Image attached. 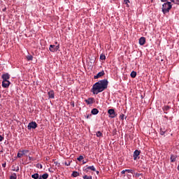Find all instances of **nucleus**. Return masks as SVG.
Listing matches in <instances>:
<instances>
[{"label": "nucleus", "mask_w": 179, "mask_h": 179, "mask_svg": "<svg viewBox=\"0 0 179 179\" xmlns=\"http://www.w3.org/2000/svg\"><path fill=\"white\" fill-rule=\"evenodd\" d=\"M108 86V81L106 79L101 80L96 83L91 89L92 93L93 94H99L101 92H104L107 87Z\"/></svg>", "instance_id": "obj_1"}, {"label": "nucleus", "mask_w": 179, "mask_h": 179, "mask_svg": "<svg viewBox=\"0 0 179 179\" xmlns=\"http://www.w3.org/2000/svg\"><path fill=\"white\" fill-rule=\"evenodd\" d=\"M171 8H173V5L171 4V2L166 1L162 5V12L164 15H166V13H169L170 10H171Z\"/></svg>", "instance_id": "obj_2"}, {"label": "nucleus", "mask_w": 179, "mask_h": 179, "mask_svg": "<svg viewBox=\"0 0 179 179\" xmlns=\"http://www.w3.org/2000/svg\"><path fill=\"white\" fill-rule=\"evenodd\" d=\"M38 124L36 122H31L29 123L27 126L28 129H36L37 128Z\"/></svg>", "instance_id": "obj_3"}, {"label": "nucleus", "mask_w": 179, "mask_h": 179, "mask_svg": "<svg viewBox=\"0 0 179 179\" xmlns=\"http://www.w3.org/2000/svg\"><path fill=\"white\" fill-rule=\"evenodd\" d=\"M29 150H20L17 155V157H22V156H24V155H27V153H29Z\"/></svg>", "instance_id": "obj_4"}, {"label": "nucleus", "mask_w": 179, "mask_h": 179, "mask_svg": "<svg viewBox=\"0 0 179 179\" xmlns=\"http://www.w3.org/2000/svg\"><path fill=\"white\" fill-rule=\"evenodd\" d=\"M85 102L87 103V104L90 105V104H94V103L96 102V100L94 98H88L87 99H85Z\"/></svg>", "instance_id": "obj_5"}, {"label": "nucleus", "mask_w": 179, "mask_h": 179, "mask_svg": "<svg viewBox=\"0 0 179 179\" xmlns=\"http://www.w3.org/2000/svg\"><path fill=\"white\" fill-rule=\"evenodd\" d=\"M1 79H3V80H9V79H10V75H9L8 73H6L2 75Z\"/></svg>", "instance_id": "obj_6"}, {"label": "nucleus", "mask_w": 179, "mask_h": 179, "mask_svg": "<svg viewBox=\"0 0 179 179\" xmlns=\"http://www.w3.org/2000/svg\"><path fill=\"white\" fill-rule=\"evenodd\" d=\"M10 85V82L9 80H3L2 82V87L4 88L9 87Z\"/></svg>", "instance_id": "obj_7"}, {"label": "nucleus", "mask_w": 179, "mask_h": 179, "mask_svg": "<svg viewBox=\"0 0 179 179\" xmlns=\"http://www.w3.org/2000/svg\"><path fill=\"white\" fill-rule=\"evenodd\" d=\"M139 155H141V151L136 150L134 152V160H136L138 159V156H139Z\"/></svg>", "instance_id": "obj_8"}, {"label": "nucleus", "mask_w": 179, "mask_h": 179, "mask_svg": "<svg viewBox=\"0 0 179 179\" xmlns=\"http://www.w3.org/2000/svg\"><path fill=\"white\" fill-rule=\"evenodd\" d=\"M101 76H104V71L98 73L97 75L94 76V78L99 79V78H101Z\"/></svg>", "instance_id": "obj_9"}, {"label": "nucleus", "mask_w": 179, "mask_h": 179, "mask_svg": "<svg viewBox=\"0 0 179 179\" xmlns=\"http://www.w3.org/2000/svg\"><path fill=\"white\" fill-rule=\"evenodd\" d=\"M145 43H146V38L141 37L139 39L140 45H145Z\"/></svg>", "instance_id": "obj_10"}, {"label": "nucleus", "mask_w": 179, "mask_h": 179, "mask_svg": "<svg viewBox=\"0 0 179 179\" xmlns=\"http://www.w3.org/2000/svg\"><path fill=\"white\" fill-rule=\"evenodd\" d=\"M170 160L171 163H174L177 160V155H171Z\"/></svg>", "instance_id": "obj_11"}, {"label": "nucleus", "mask_w": 179, "mask_h": 179, "mask_svg": "<svg viewBox=\"0 0 179 179\" xmlns=\"http://www.w3.org/2000/svg\"><path fill=\"white\" fill-rule=\"evenodd\" d=\"M89 170H91L92 171H96V168H94V166H87L85 169V171H89Z\"/></svg>", "instance_id": "obj_12"}, {"label": "nucleus", "mask_w": 179, "mask_h": 179, "mask_svg": "<svg viewBox=\"0 0 179 179\" xmlns=\"http://www.w3.org/2000/svg\"><path fill=\"white\" fill-rule=\"evenodd\" d=\"M91 113L93 114V115H97V114H99V109L93 108L91 111Z\"/></svg>", "instance_id": "obj_13"}, {"label": "nucleus", "mask_w": 179, "mask_h": 179, "mask_svg": "<svg viewBox=\"0 0 179 179\" xmlns=\"http://www.w3.org/2000/svg\"><path fill=\"white\" fill-rule=\"evenodd\" d=\"M49 50L51 51V52H55V45H50Z\"/></svg>", "instance_id": "obj_14"}, {"label": "nucleus", "mask_w": 179, "mask_h": 179, "mask_svg": "<svg viewBox=\"0 0 179 179\" xmlns=\"http://www.w3.org/2000/svg\"><path fill=\"white\" fill-rule=\"evenodd\" d=\"M48 94L49 96V99H54V91H50Z\"/></svg>", "instance_id": "obj_15"}, {"label": "nucleus", "mask_w": 179, "mask_h": 179, "mask_svg": "<svg viewBox=\"0 0 179 179\" xmlns=\"http://www.w3.org/2000/svg\"><path fill=\"white\" fill-rule=\"evenodd\" d=\"M133 174V177H136V178H138L140 176H143V173H135V171H134Z\"/></svg>", "instance_id": "obj_16"}, {"label": "nucleus", "mask_w": 179, "mask_h": 179, "mask_svg": "<svg viewBox=\"0 0 179 179\" xmlns=\"http://www.w3.org/2000/svg\"><path fill=\"white\" fill-rule=\"evenodd\" d=\"M108 116L110 118H113V108L108 110Z\"/></svg>", "instance_id": "obj_17"}, {"label": "nucleus", "mask_w": 179, "mask_h": 179, "mask_svg": "<svg viewBox=\"0 0 179 179\" xmlns=\"http://www.w3.org/2000/svg\"><path fill=\"white\" fill-rule=\"evenodd\" d=\"M71 176L72 177H78V176H79V173H78V171H73Z\"/></svg>", "instance_id": "obj_18"}, {"label": "nucleus", "mask_w": 179, "mask_h": 179, "mask_svg": "<svg viewBox=\"0 0 179 179\" xmlns=\"http://www.w3.org/2000/svg\"><path fill=\"white\" fill-rule=\"evenodd\" d=\"M159 134H160V135H164V134H166V129L161 128V129H159Z\"/></svg>", "instance_id": "obj_19"}, {"label": "nucleus", "mask_w": 179, "mask_h": 179, "mask_svg": "<svg viewBox=\"0 0 179 179\" xmlns=\"http://www.w3.org/2000/svg\"><path fill=\"white\" fill-rule=\"evenodd\" d=\"M96 136H97V138L103 137V133H101V131H97L96 132Z\"/></svg>", "instance_id": "obj_20"}, {"label": "nucleus", "mask_w": 179, "mask_h": 179, "mask_svg": "<svg viewBox=\"0 0 179 179\" xmlns=\"http://www.w3.org/2000/svg\"><path fill=\"white\" fill-rule=\"evenodd\" d=\"M38 173H34L33 175H31V178H34V179H38Z\"/></svg>", "instance_id": "obj_21"}, {"label": "nucleus", "mask_w": 179, "mask_h": 179, "mask_svg": "<svg viewBox=\"0 0 179 179\" xmlns=\"http://www.w3.org/2000/svg\"><path fill=\"white\" fill-rule=\"evenodd\" d=\"M17 176L16 175V173H13L12 176L10 177V179H17Z\"/></svg>", "instance_id": "obj_22"}, {"label": "nucleus", "mask_w": 179, "mask_h": 179, "mask_svg": "<svg viewBox=\"0 0 179 179\" xmlns=\"http://www.w3.org/2000/svg\"><path fill=\"white\" fill-rule=\"evenodd\" d=\"M131 78H136V71H132L130 74Z\"/></svg>", "instance_id": "obj_23"}, {"label": "nucleus", "mask_w": 179, "mask_h": 179, "mask_svg": "<svg viewBox=\"0 0 179 179\" xmlns=\"http://www.w3.org/2000/svg\"><path fill=\"white\" fill-rule=\"evenodd\" d=\"M27 61H33V56L32 55H28L27 56Z\"/></svg>", "instance_id": "obj_24"}, {"label": "nucleus", "mask_w": 179, "mask_h": 179, "mask_svg": "<svg viewBox=\"0 0 179 179\" xmlns=\"http://www.w3.org/2000/svg\"><path fill=\"white\" fill-rule=\"evenodd\" d=\"M13 171H16L17 173H18L19 171V166L14 167L13 166Z\"/></svg>", "instance_id": "obj_25"}, {"label": "nucleus", "mask_w": 179, "mask_h": 179, "mask_svg": "<svg viewBox=\"0 0 179 179\" xmlns=\"http://www.w3.org/2000/svg\"><path fill=\"white\" fill-rule=\"evenodd\" d=\"M83 178H84V179H92V176H87V175H85L84 176H83Z\"/></svg>", "instance_id": "obj_26"}, {"label": "nucleus", "mask_w": 179, "mask_h": 179, "mask_svg": "<svg viewBox=\"0 0 179 179\" xmlns=\"http://www.w3.org/2000/svg\"><path fill=\"white\" fill-rule=\"evenodd\" d=\"M100 59H101V61H104V59H106V55L101 54V55H100Z\"/></svg>", "instance_id": "obj_27"}, {"label": "nucleus", "mask_w": 179, "mask_h": 179, "mask_svg": "<svg viewBox=\"0 0 179 179\" xmlns=\"http://www.w3.org/2000/svg\"><path fill=\"white\" fill-rule=\"evenodd\" d=\"M42 178L43 179L48 178V173H44L43 175H42Z\"/></svg>", "instance_id": "obj_28"}, {"label": "nucleus", "mask_w": 179, "mask_h": 179, "mask_svg": "<svg viewBox=\"0 0 179 179\" xmlns=\"http://www.w3.org/2000/svg\"><path fill=\"white\" fill-rule=\"evenodd\" d=\"M84 157L83 155L79 156V157L77 158V159L78 160V162H82V160H83Z\"/></svg>", "instance_id": "obj_29"}, {"label": "nucleus", "mask_w": 179, "mask_h": 179, "mask_svg": "<svg viewBox=\"0 0 179 179\" xmlns=\"http://www.w3.org/2000/svg\"><path fill=\"white\" fill-rule=\"evenodd\" d=\"M124 3L125 5H127V6H128V8H129V4H128V3H129V0H124Z\"/></svg>", "instance_id": "obj_30"}, {"label": "nucleus", "mask_w": 179, "mask_h": 179, "mask_svg": "<svg viewBox=\"0 0 179 179\" xmlns=\"http://www.w3.org/2000/svg\"><path fill=\"white\" fill-rule=\"evenodd\" d=\"M125 171L127 173H131V174H134V170L132 169H125Z\"/></svg>", "instance_id": "obj_31"}, {"label": "nucleus", "mask_w": 179, "mask_h": 179, "mask_svg": "<svg viewBox=\"0 0 179 179\" xmlns=\"http://www.w3.org/2000/svg\"><path fill=\"white\" fill-rule=\"evenodd\" d=\"M29 162H34V160H36V158L31 157H29Z\"/></svg>", "instance_id": "obj_32"}, {"label": "nucleus", "mask_w": 179, "mask_h": 179, "mask_svg": "<svg viewBox=\"0 0 179 179\" xmlns=\"http://www.w3.org/2000/svg\"><path fill=\"white\" fill-rule=\"evenodd\" d=\"M173 3H175V5H179V0H174Z\"/></svg>", "instance_id": "obj_33"}, {"label": "nucleus", "mask_w": 179, "mask_h": 179, "mask_svg": "<svg viewBox=\"0 0 179 179\" xmlns=\"http://www.w3.org/2000/svg\"><path fill=\"white\" fill-rule=\"evenodd\" d=\"M114 117H117V114L115 113V111L113 110V118H114Z\"/></svg>", "instance_id": "obj_34"}, {"label": "nucleus", "mask_w": 179, "mask_h": 179, "mask_svg": "<svg viewBox=\"0 0 179 179\" xmlns=\"http://www.w3.org/2000/svg\"><path fill=\"white\" fill-rule=\"evenodd\" d=\"M55 51H58V50H59V45L57 46L55 45Z\"/></svg>", "instance_id": "obj_35"}, {"label": "nucleus", "mask_w": 179, "mask_h": 179, "mask_svg": "<svg viewBox=\"0 0 179 179\" xmlns=\"http://www.w3.org/2000/svg\"><path fill=\"white\" fill-rule=\"evenodd\" d=\"M3 141V137L0 135V142H2Z\"/></svg>", "instance_id": "obj_36"}, {"label": "nucleus", "mask_w": 179, "mask_h": 179, "mask_svg": "<svg viewBox=\"0 0 179 179\" xmlns=\"http://www.w3.org/2000/svg\"><path fill=\"white\" fill-rule=\"evenodd\" d=\"M2 167L3 168L6 167V162L2 164Z\"/></svg>", "instance_id": "obj_37"}, {"label": "nucleus", "mask_w": 179, "mask_h": 179, "mask_svg": "<svg viewBox=\"0 0 179 179\" xmlns=\"http://www.w3.org/2000/svg\"><path fill=\"white\" fill-rule=\"evenodd\" d=\"M38 166H39L40 169H43V165H41V164H38L37 166L38 167Z\"/></svg>", "instance_id": "obj_38"}, {"label": "nucleus", "mask_w": 179, "mask_h": 179, "mask_svg": "<svg viewBox=\"0 0 179 179\" xmlns=\"http://www.w3.org/2000/svg\"><path fill=\"white\" fill-rule=\"evenodd\" d=\"M125 173H126V171H125V170H123V171H122V172H121L122 174H125Z\"/></svg>", "instance_id": "obj_39"}, {"label": "nucleus", "mask_w": 179, "mask_h": 179, "mask_svg": "<svg viewBox=\"0 0 179 179\" xmlns=\"http://www.w3.org/2000/svg\"><path fill=\"white\" fill-rule=\"evenodd\" d=\"M169 0H161V2H167Z\"/></svg>", "instance_id": "obj_40"}, {"label": "nucleus", "mask_w": 179, "mask_h": 179, "mask_svg": "<svg viewBox=\"0 0 179 179\" xmlns=\"http://www.w3.org/2000/svg\"><path fill=\"white\" fill-rule=\"evenodd\" d=\"M72 107H75V103L73 102V103L71 104Z\"/></svg>", "instance_id": "obj_41"}, {"label": "nucleus", "mask_w": 179, "mask_h": 179, "mask_svg": "<svg viewBox=\"0 0 179 179\" xmlns=\"http://www.w3.org/2000/svg\"><path fill=\"white\" fill-rule=\"evenodd\" d=\"M96 173L97 175H99V173L100 172H99V171H96Z\"/></svg>", "instance_id": "obj_42"}, {"label": "nucleus", "mask_w": 179, "mask_h": 179, "mask_svg": "<svg viewBox=\"0 0 179 179\" xmlns=\"http://www.w3.org/2000/svg\"><path fill=\"white\" fill-rule=\"evenodd\" d=\"M5 10H6V8L3 9V12H5Z\"/></svg>", "instance_id": "obj_43"}, {"label": "nucleus", "mask_w": 179, "mask_h": 179, "mask_svg": "<svg viewBox=\"0 0 179 179\" xmlns=\"http://www.w3.org/2000/svg\"><path fill=\"white\" fill-rule=\"evenodd\" d=\"M177 169H178V171H179V164L178 165Z\"/></svg>", "instance_id": "obj_44"}, {"label": "nucleus", "mask_w": 179, "mask_h": 179, "mask_svg": "<svg viewBox=\"0 0 179 179\" xmlns=\"http://www.w3.org/2000/svg\"><path fill=\"white\" fill-rule=\"evenodd\" d=\"M171 2H173V3H174V0H171Z\"/></svg>", "instance_id": "obj_45"}, {"label": "nucleus", "mask_w": 179, "mask_h": 179, "mask_svg": "<svg viewBox=\"0 0 179 179\" xmlns=\"http://www.w3.org/2000/svg\"><path fill=\"white\" fill-rule=\"evenodd\" d=\"M38 179H43L41 177L38 178Z\"/></svg>", "instance_id": "obj_46"}, {"label": "nucleus", "mask_w": 179, "mask_h": 179, "mask_svg": "<svg viewBox=\"0 0 179 179\" xmlns=\"http://www.w3.org/2000/svg\"><path fill=\"white\" fill-rule=\"evenodd\" d=\"M86 163V162H84L83 164H85Z\"/></svg>", "instance_id": "obj_47"}, {"label": "nucleus", "mask_w": 179, "mask_h": 179, "mask_svg": "<svg viewBox=\"0 0 179 179\" xmlns=\"http://www.w3.org/2000/svg\"><path fill=\"white\" fill-rule=\"evenodd\" d=\"M141 179V178H140Z\"/></svg>", "instance_id": "obj_48"}]
</instances>
